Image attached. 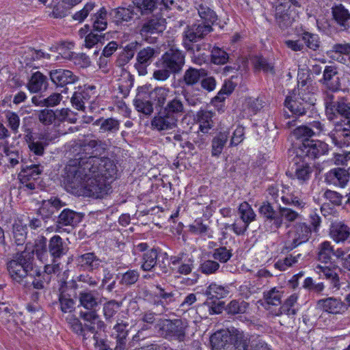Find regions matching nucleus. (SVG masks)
Listing matches in <instances>:
<instances>
[{
  "instance_id": "obj_1",
  "label": "nucleus",
  "mask_w": 350,
  "mask_h": 350,
  "mask_svg": "<svg viewBox=\"0 0 350 350\" xmlns=\"http://www.w3.org/2000/svg\"><path fill=\"white\" fill-rule=\"evenodd\" d=\"M80 153L89 155L71 159L65 167L69 187L90 197L99 198L108 193L117 167L113 161L102 155L105 144L100 140H85L79 146Z\"/></svg>"
},
{
  "instance_id": "obj_2",
  "label": "nucleus",
  "mask_w": 350,
  "mask_h": 350,
  "mask_svg": "<svg viewBox=\"0 0 350 350\" xmlns=\"http://www.w3.org/2000/svg\"><path fill=\"white\" fill-rule=\"evenodd\" d=\"M323 100L328 120L334 121L330 137L336 146L342 147L350 140V103L344 96L336 100L329 92H323Z\"/></svg>"
},
{
  "instance_id": "obj_3",
  "label": "nucleus",
  "mask_w": 350,
  "mask_h": 350,
  "mask_svg": "<svg viewBox=\"0 0 350 350\" xmlns=\"http://www.w3.org/2000/svg\"><path fill=\"white\" fill-rule=\"evenodd\" d=\"M79 304V317L77 319L83 321V324L89 323L86 328L93 330L92 324H97L100 331L105 332L107 328L106 323L100 319L97 308L100 305L98 293L96 291L85 290L79 292L77 296ZM77 318V317H75Z\"/></svg>"
},
{
  "instance_id": "obj_4",
  "label": "nucleus",
  "mask_w": 350,
  "mask_h": 350,
  "mask_svg": "<svg viewBox=\"0 0 350 350\" xmlns=\"http://www.w3.org/2000/svg\"><path fill=\"white\" fill-rule=\"evenodd\" d=\"M33 251L37 258L42 262H48L50 259L60 261L67 255L69 247L59 235H53L49 241L45 237L40 236L35 240Z\"/></svg>"
},
{
  "instance_id": "obj_5",
  "label": "nucleus",
  "mask_w": 350,
  "mask_h": 350,
  "mask_svg": "<svg viewBox=\"0 0 350 350\" xmlns=\"http://www.w3.org/2000/svg\"><path fill=\"white\" fill-rule=\"evenodd\" d=\"M185 113L182 100L179 97H174L160 109L152 120L151 125L159 131L173 129L176 127L178 118Z\"/></svg>"
},
{
  "instance_id": "obj_6",
  "label": "nucleus",
  "mask_w": 350,
  "mask_h": 350,
  "mask_svg": "<svg viewBox=\"0 0 350 350\" xmlns=\"http://www.w3.org/2000/svg\"><path fill=\"white\" fill-rule=\"evenodd\" d=\"M310 222L312 227L305 222H297L289 232L292 241L286 243L283 250L291 251L301 243H306L310 239L312 231L317 232L320 226L321 219L316 213L310 214Z\"/></svg>"
},
{
  "instance_id": "obj_7",
  "label": "nucleus",
  "mask_w": 350,
  "mask_h": 350,
  "mask_svg": "<svg viewBox=\"0 0 350 350\" xmlns=\"http://www.w3.org/2000/svg\"><path fill=\"white\" fill-rule=\"evenodd\" d=\"M247 340L243 332L234 327L219 330L210 338L212 350H232L239 343Z\"/></svg>"
},
{
  "instance_id": "obj_8",
  "label": "nucleus",
  "mask_w": 350,
  "mask_h": 350,
  "mask_svg": "<svg viewBox=\"0 0 350 350\" xmlns=\"http://www.w3.org/2000/svg\"><path fill=\"white\" fill-rule=\"evenodd\" d=\"M34 254L33 250L31 252L24 250L16 254L14 259L8 262V271L14 281L21 282L33 270Z\"/></svg>"
},
{
  "instance_id": "obj_9",
  "label": "nucleus",
  "mask_w": 350,
  "mask_h": 350,
  "mask_svg": "<svg viewBox=\"0 0 350 350\" xmlns=\"http://www.w3.org/2000/svg\"><path fill=\"white\" fill-rule=\"evenodd\" d=\"M157 326L160 335L167 340L184 342L186 338L188 323L185 319H160Z\"/></svg>"
},
{
  "instance_id": "obj_10",
  "label": "nucleus",
  "mask_w": 350,
  "mask_h": 350,
  "mask_svg": "<svg viewBox=\"0 0 350 350\" xmlns=\"http://www.w3.org/2000/svg\"><path fill=\"white\" fill-rule=\"evenodd\" d=\"M328 145L320 140H306L295 148V159L310 161L327 154Z\"/></svg>"
},
{
  "instance_id": "obj_11",
  "label": "nucleus",
  "mask_w": 350,
  "mask_h": 350,
  "mask_svg": "<svg viewBox=\"0 0 350 350\" xmlns=\"http://www.w3.org/2000/svg\"><path fill=\"white\" fill-rule=\"evenodd\" d=\"M185 64V52L174 46L167 50L157 62V65L168 68L174 75L183 71Z\"/></svg>"
},
{
  "instance_id": "obj_12",
  "label": "nucleus",
  "mask_w": 350,
  "mask_h": 350,
  "mask_svg": "<svg viewBox=\"0 0 350 350\" xmlns=\"http://www.w3.org/2000/svg\"><path fill=\"white\" fill-rule=\"evenodd\" d=\"M68 323L72 331L78 336L81 337L83 342L90 338L89 333H90L93 334V340L94 341V345L96 348H98V349H100L101 348H105V347L108 345L107 344V340L100 337V334L98 332V330L100 329L97 328V324L91 325L93 327V330L87 329V325L90 324H83L82 321H80V320L76 318L75 316L69 319Z\"/></svg>"
},
{
  "instance_id": "obj_13",
  "label": "nucleus",
  "mask_w": 350,
  "mask_h": 350,
  "mask_svg": "<svg viewBox=\"0 0 350 350\" xmlns=\"http://www.w3.org/2000/svg\"><path fill=\"white\" fill-rule=\"evenodd\" d=\"M213 31V28L211 25L196 21L185 28L182 34L183 46L189 49V46L198 44Z\"/></svg>"
},
{
  "instance_id": "obj_14",
  "label": "nucleus",
  "mask_w": 350,
  "mask_h": 350,
  "mask_svg": "<svg viewBox=\"0 0 350 350\" xmlns=\"http://www.w3.org/2000/svg\"><path fill=\"white\" fill-rule=\"evenodd\" d=\"M165 29V20L161 17L148 19L140 29L142 38L149 43H156L158 36Z\"/></svg>"
},
{
  "instance_id": "obj_15",
  "label": "nucleus",
  "mask_w": 350,
  "mask_h": 350,
  "mask_svg": "<svg viewBox=\"0 0 350 350\" xmlns=\"http://www.w3.org/2000/svg\"><path fill=\"white\" fill-rule=\"evenodd\" d=\"M136 250L143 252L141 257L140 269L144 271H155V265L162 252L159 247L150 248L147 243H139L135 245Z\"/></svg>"
},
{
  "instance_id": "obj_16",
  "label": "nucleus",
  "mask_w": 350,
  "mask_h": 350,
  "mask_svg": "<svg viewBox=\"0 0 350 350\" xmlns=\"http://www.w3.org/2000/svg\"><path fill=\"white\" fill-rule=\"evenodd\" d=\"M315 100L308 97H299L293 99L292 96H286L284 105L295 117L307 115L313 110Z\"/></svg>"
},
{
  "instance_id": "obj_17",
  "label": "nucleus",
  "mask_w": 350,
  "mask_h": 350,
  "mask_svg": "<svg viewBox=\"0 0 350 350\" xmlns=\"http://www.w3.org/2000/svg\"><path fill=\"white\" fill-rule=\"evenodd\" d=\"M338 73L336 67L333 66H326L323 73V78L319 80L321 84L323 85V92H329L334 93L340 90L341 83L338 77Z\"/></svg>"
},
{
  "instance_id": "obj_18",
  "label": "nucleus",
  "mask_w": 350,
  "mask_h": 350,
  "mask_svg": "<svg viewBox=\"0 0 350 350\" xmlns=\"http://www.w3.org/2000/svg\"><path fill=\"white\" fill-rule=\"evenodd\" d=\"M83 215L70 208H64L56 217L55 232H62L65 226L75 227L79 224Z\"/></svg>"
},
{
  "instance_id": "obj_19",
  "label": "nucleus",
  "mask_w": 350,
  "mask_h": 350,
  "mask_svg": "<svg viewBox=\"0 0 350 350\" xmlns=\"http://www.w3.org/2000/svg\"><path fill=\"white\" fill-rule=\"evenodd\" d=\"M346 254L345 251L341 248L334 250V245L328 241H325L320 243L317 247V259L322 263L332 262V258H342Z\"/></svg>"
},
{
  "instance_id": "obj_20",
  "label": "nucleus",
  "mask_w": 350,
  "mask_h": 350,
  "mask_svg": "<svg viewBox=\"0 0 350 350\" xmlns=\"http://www.w3.org/2000/svg\"><path fill=\"white\" fill-rule=\"evenodd\" d=\"M332 22L340 31L350 29V12L342 4H335L331 8Z\"/></svg>"
},
{
  "instance_id": "obj_21",
  "label": "nucleus",
  "mask_w": 350,
  "mask_h": 350,
  "mask_svg": "<svg viewBox=\"0 0 350 350\" xmlns=\"http://www.w3.org/2000/svg\"><path fill=\"white\" fill-rule=\"evenodd\" d=\"M156 54L157 50L150 46L144 48L137 53L134 67L139 75L144 76L148 73L147 68L153 62Z\"/></svg>"
},
{
  "instance_id": "obj_22",
  "label": "nucleus",
  "mask_w": 350,
  "mask_h": 350,
  "mask_svg": "<svg viewBox=\"0 0 350 350\" xmlns=\"http://www.w3.org/2000/svg\"><path fill=\"white\" fill-rule=\"evenodd\" d=\"M188 52L192 54L191 61L193 63L201 66L203 64L208 63L210 59L211 44L204 42L189 46V48H185Z\"/></svg>"
},
{
  "instance_id": "obj_23",
  "label": "nucleus",
  "mask_w": 350,
  "mask_h": 350,
  "mask_svg": "<svg viewBox=\"0 0 350 350\" xmlns=\"http://www.w3.org/2000/svg\"><path fill=\"white\" fill-rule=\"evenodd\" d=\"M350 174L347 170L336 167L330 170L324 175V181L328 185L345 188L349 181Z\"/></svg>"
},
{
  "instance_id": "obj_24",
  "label": "nucleus",
  "mask_w": 350,
  "mask_h": 350,
  "mask_svg": "<svg viewBox=\"0 0 350 350\" xmlns=\"http://www.w3.org/2000/svg\"><path fill=\"white\" fill-rule=\"evenodd\" d=\"M258 212L265 221L271 224V226L274 229H279L282 226V219L279 215L280 207L278 211H276L270 202L266 201L260 206Z\"/></svg>"
},
{
  "instance_id": "obj_25",
  "label": "nucleus",
  "mask_w": 350,
  "mask_h": 350,
  "mask_svg": "<svg viewBox=\"0 0 350 350\" xmlns=\"http://www.w3.org/2000/svg\"><path fill=\"white\" fill-rule=\"evenodd\" d=\"M51 81L57 86L64 88L69 84H73L78 81V77L74 73L66 69L52 70L49 72Z\"/></svg>"
},
{
  "instance_id": "obj_26",
  "label": "nucleus",
  "mask_w": 350,
  "mask_h": 350,
  "mask_svg": "<svg viewBox=\"0 0 350 350\" xmlns=\"http://www.w3.org/2000/svg\"><path fill=\"white\" fill-rule=\"evenodd\" d=\"M204 75H205V72L203 69L189 67L184 72L178 82L181 85L182 89L184 88L190 89L200 83Z\"/></svg>"
},
{
  "instance_id": "obj_27",
  "label": "nucleus",
  "mask_w": 350,
  "mask_h": 350,
  "mask_svg": "<svg viewBox=\"0 0 350 350\" xmlns=\"http://www.w3.org/2000/svg\"><path fill=\"white\" fill-rule=\"evenodd\" d=\"M66 206V203L62 202L57 197H51L47 200H43L42 206L37 211V215H40L46 224V219L51 218L55 213V210L57 211L62 207Z\"/></svg>"
},
{
  "instance_id": "obj_28",
  "label": "nucleus",
  "mask_w": 350,
  "mask_h": 350,
  "mask_svg": "<svg viewBox=\"0 0 350 350\" xmlns=\"http://www.w3.org/2000/svg\"><path fill=\"white\" fill-rule=\"evenodd\" d=\"M296 159V167L294 173L287 172L293 178L297 179L300 184L307 183L311 178L313 172L312 167L307 161Z\"/></svg>"
},
{
  "instance_id": "obj_29",
  "label": "nucleus",
  "mask_w": 350,
  "mask_h": 350,
  "mask_svg": "<svg viewBox=\"0 0 350 350\" xmlns=\"http://www.w3.org/2000/svg\"><path fill=\"white\" fill-rule=\"evenodd\" d=\"M170 260L173 265H179L177 272L180 274L188 275L191 273L194 268L193 258L192 256L189 257L185 253H180L177 256H172Z\"/></svg>"
},
{
  "instance_id": "obj_30",
  "label": "nucleus",
  "mask_w": 350,
  "mask_h": 350,
  "mask_svg": "<svg viewBox=\"0 0 350 350\" xmlns=\"http://www.w3.org/2000/svg\"><path fill=\"white\" fill-rule=\"evenodd\" d=\"M329 235L336 243H343L350 238V227L343 221L331 224Z\"/></svg>"
},
{
  "instance_id": "obj_31",
  "label": "nucleus",
  "mask_w": 350,
  "mask_h": 350,
  "mask_svg": "<svg viewBox=\"0 0 350 350\" xmlns=\"http://www.w3.org/2000/svg\"><path fill=\"white\" fill-rule=\"evenodd\" d=\"M43 172V167L39 164L31 163L28 165L27 162L21 165V170L18 174L21 183H26L28 180H36Z\"/></svg>"
},
{
  "instance_id": "obj_32",
  "label": "nucleus",
  "mask_w": 350,
  "mask_h": 350,
  "mask_svg": "<svg viewBox=\"0 0 350 350\" xmlns=\"http://www.w3.org/2000/svg\"><path fill=\"white\" fill-rule=\"evenodd\" d=\"M317 305L323 311L332 314L340 313L345 308V302L333 297L319 299Z\"/></svg>"
},
{
  "instance_id": "obj_33",
  "label": "nucleus",
  "mask_w": 350,
  "mask_h": 350,
  "mask_svg": "<svg viewBox=\"0 0 350 350\" xmlns=\"http://www.w3.org/2000/svg\"><path fill=\"white\" fill-rule=\"evenodd\" d=\"M215 113L206 109H200L196 113L195 119L199 124V130L203 133H208L214 126Z\"/></svg>"
},
{
  "instance_id": "obj_34",
  "label": "nucleus",
  "mask_w": 350,
  "mask_h": 350,
  "mask_svg": "<svg viewBox=\"0 0 350 350\" xmlns=\"http://www.w3.org/2000/svg\"><path fill=\"white\" fill-rule=\"evenodd\" d=\"M290 8V7H280L279 8L273 9L275 21L280 29H284L288 28L294 21V17Z\"/></svg>"
},
{
  "instance_id": "obj_35",
  "label": "nucleus",
  "mask_w": 350,
  "mask_h": 350,
  "mask_svg": "<svg viewBox=\"0 0 350 350\" xmlns=\"http://www.w3.org/2000/svg\"><path fill=\"white\" fill-rule=\"evenodd\" d=\"M77 262L84 269L93 271L100 268L103 260L94 252H87L78 256Z\"/></svg>"
},
{
  "instance_id": "obj_36",
  "label": "nucleus",
  "mask_w": 350,
  "mask_h": 350,
  "mask_svg": "<svg viewBox=\"0 0 350 350\" xmlns=\"http://www.w3.org/2000/svg\"><path fill=\"white\" fill-rule=\"evenodd\" d=\"M29 150L37 156H42L49 144V137L42 133L36 134L35 137L27 142Z\"/></svg>"
},
{
  "instance_id": "obj_37",
  "label": "nucleus",
  "mask_w": 350,
  "mask_h": 350,
  "mask_svg": "<svg viewBox=\"0 0 350 350\" xmlns=\"http://www.w3.org/2000/svg\"><path fill=\"white\" fill-rule=\"evenodd\" d=\"M48 85L47 77L40 71H37L32 74L27 86L31 92L37 93L46 90Z\"/></svg>"
},
{
  "instance_id": "obj_38",
  "label": "nucleus",
  "mask_w": 350,
  "mask_h": 350,
  "mask_svg": "<svg viewBox=\"0 0 350 350\" xmlns=\"http://www.w3.org/2000/svg\"><path fill=\"white\" fill-rule=\"evenodd\" d=\"M196 8L200 17V20L198 21L205 25H209L213 27L214 23L217 21V15L215 12L206 4L202 3L196 2Z\"/></svg>"
},
{
  "instance_id": "obj_39",
  "label": "nucleus",
  "mask_w": 350,
  "mask_h": 350,
  "mask_svg": "<svg viewBox=\"0 0 350 350\" xmlns=\"http://www.w3.org/2000/svg\"><path fill=\"white\" fill-rule=\"evenodd\" d=\"M135 14L133 8L129 5V8L120 7L112 9L109 13V16L116 25H120L123 21H129L132 19Z\"/></svg>"
},
{
  "instance_id": "obj_40",
  "label": "nucleus",
  "mask_w": 350,
  "mask_h": 350,
  "mask_svg": "<svg viewBox=\"0 0 350 350\" xmlns=\"http://www.w3.org/2000/svg\"><path fill=\"white\" fill-rule=\"evenodd\" d=\"M140 44L137 41L129 43L124 47L123 52L118 57L116 65L118 67H122L128 64L133 58Z\"/></svg>"
},
{
  "instance_id": "obj_41",
  "label": "nucleus",
  "mask_w": 350,
  "mask_h": 350,
  "mask_svg": "<svg viewBox=\"0 0 350 350\" xmlns=\"http://www.w3.org/2000/svg\"><path fill=\"white\" fill-rule=\"evenodd\" d=\"M169 93V88L163 87L155 88L149 92V100L152 103V105H154L156 107H160L161 109L164 107V104L167 99Z\"/></svg>"
},
{
  "instance_id": "obj_42",
  "label": "nucleus",
  "mask_w": 350,
  "mask_h": 350,
  "mask_svg": "<svg viewBox=\"0 0 350 350\" xmlns=\"http://www.w3.org/2000/svg\"><path fill=\"white\" fill-rule=\"evenodd\" d=\"M297 301V295L293 294L289 296L280 308L272 312L275 316H280L285 314L288 316L295 315L297 313V309L294 308Z\"/></svg>"
},
{
  "instance_id": "obj_43",
  "label": "nucleus",
  "mask_w": 350,
  "mask_h": 350,
  "mask_svg": "<svg viewBox=\"0 0 350 350\" xmlns=\"http://www.w3.org/2000/svg\"><path fill=\"white\" fill-rule=\"evenodd\" d=\"M120 121L113 118H100L95 121L94 124L100 126L101 133H107L109 134H116L120 129Z\"/></svg>"
},
{
  "instance_id": "obj_44",
  "label": "nucleus",
  "mask_w": 350,
  "mask_h": 350,
  "mask_svg": "<svg viewBox=\"0 0 350 350\" xmlns=\"http://www.w3.org/2000/svg\"><path fill=\"white\" fill-rule=\"evenodd\" d=\"M0 156L5 157L12 167H14L21 159L22 164L25 163L18 150L7 145H0Z\"/></svg>"
},
{
  "instance_id": "obj_45",
  "label": "nucleus",
  "mask_w": 350,
  "mask_h": 350,
  "mask_svg": "<svg viewBox=\"0 0 350 350\" xmlns=\"http://www.w3.org/2000/svg\"><path fill=\"white\" fill-rule=\"evenodd\" d=\"M91 98L88 89H82L79 88L78 90L75 91L71 98V103L72 106L77 110L83 111L85 109V103Z\"/></svg>"
},
{
  "instance_id": "obj_46",
  "label": "nucleus",
  "mask_w": 350,
  "mask_h": 350,
  "mask_svg": "<svg viewBox=\"0 0 350 350\" xmlns=\"http://www.w3.org/2000/svg\"><path fill=\"white\" fill-rule=\"evenodd\" d=\"M62 99V96L59 93H53L47 98L42 96H34L31 98L32 103L37 106L41 107H54L57 105Z\"/></svg>"
},
{
  "instance_id": "obj_47",
  "label": "nucleus",
  "mask_w": 350,
  "mask_h": 350,
  "mask_svg": "<svg viewBox=\"0 0 350 350\" xmlns=\"http://www.w3.org/2000/svg\"><path fill=\"white\" fill-rule=\"evenodd\" d=\"M107 16H109V14L104 7L92 15L91 20L92 21L93 30L98 31L105 30L107 27Z\"/></svg>"
},
{
  "instance_id": "obj_48",
  "label": "nucleus",
  "mask_w": 350,
  "mask_h": 350,
  "mask_svg": "<svg viewBox=\"0 0 350 350\" xmlns=\"http://www.w3.org/2000/svg\"><path fill=\"white\" fill-rule=\"evenodd\" d=\"M228 139V133L220 132L213 137L211 143V154L213 157H218L226 144Z\"/></svg>"
},
{
  "instance_id": "obj_49",
  "label": "nucleus",
  "mask_w": 350,
  "mask_h": 350,
  "mask_svg": "<svg viewBox=\"0 0 350 350\" xmlns=\"http://www.w3.org/2000/svg\"><path fill=\"white\" fill-rule=\"evenodd\" d=\"M139 273L137 270L129 269L125 273L116 275V279L119 280V284L125 287H130L135 284L139 280Z\"/></svg>"
},
{
  "instance_id": "obj_50",
  "label": "nucleus",
  "mask_w": 350,
  "mask_h": 350,
  "mask_svg": "<svg viewBox=\"0 0 350 350\" xmlns=\"http://www.w3.org/2000/svg\"><path fill=\"white\" fill-rule=\"evenodd\" d=\"M229 291L227 286L217 285L215 283L211 284L205 291V295L209 299H220L228 295Z\"/></svg>"
},
{
  "instance_id": "obj_51",
  "label": "nucleus",
  "mask_w": 350,
  "mask_h": 350,
  "mask_svg": "<svg viewBox=\"0 0 350 350\" xmlns=\"http://www.w3.org/2000/svg\"><path fill=\"white\" fill-rule=\"evenodd\" d=\"M78 288V284L76 280H70L69 281L62 282L59 288V295L66 297L76 298L77 289Z\"/></svg>"
},
{
  "instance_id": "obj_52",
  "label": "nucleus",
  "mask_w": 350,
  "mask_h": 350,
  "mask_svg": "<svg viewBox=\"0 0 350 350\" xmlns=\"http://www.w3.org/2000/svg\"><path fill=\"white\" fill-rule=\"evenodd\" d=\"M121 303L114 299L107 301L103 304V312L105 321L108 323H111L113 320L114 316L118 313Z\"/></svg>"
},
{
  "instance_id": "obj_53",
  "label": "nucleus",
  "mask_w": 350,
  "mask_h": 350,
  "mask_svg": "<svg viewBox=\"0 0 350 350\" xmlns=\"http://www.w3.org/2000/svg\"><path fill=\"white\" fill-rule=\"evenodd\" d=\"M229 55L223 49L215 46L211 49L210 59L209 61L217 65H224L228 62Z\"/></svg>"
},
{
  "instance_id": "obj_54",
  "label": "nucleus",
  "mask_w": 350,
  "mask_h": 350,
  "mask_svg": "<svg viewBox=\"0 0 350 350\" xmlns=\"http://www.w3.org/2000/svg\"><path fill=\"white\" fill-rule=\"evenodd\" d=\"M157 292L155 296L161 299L158 301H154L157 306L161 305L163 310H165V306L175 301L174 293L172 291L167 292L160 285L156 286Z\"/></svg>"
},
{
  "instance_id": "obj_55",
  "label": "nucleus",
  "mask_w": 350,
  "mask_h": 350,
  "mask_svg": "<svg viewBox=\"0 0 350 350\" xmlns=\"http://www.w3.org/2000/svg\"><path fill=\"white\" fill-rule=\"evenodd\" d=\"M169 256L167 252H161L155 265V271L159 275H169L171 273Z\"/></svg>"
},
{
  "instance_id": "obj_56",
  "label": "nucleus",
  "mask_w": 350,
  "mask_h": 350,
  "mask_svg": "<svg viewBox=\"0 0 350 350\" xmlns=\"http://www.w3.org/2000/svg\"><path fill=\"white\" fill-rule=\"evenodd\" d=\"M282 292L276 287L263 292V299L267 306H278L281 304Z\"/></svg>"
},
{
  "instance_id": "obj_57",
  "label": "nucleus",
  "mask_w": 350,
  "mask_h": 350,
  "mask_svg": "<svg viewBox=\"0 0 350 350\" xmlns=\"http://www.w3.org/2000/svg\"><path fill=\"white\" fill-rule=\"evenodd\" d=\"M299 36L308 49L314 51L319 49L321 41L317 34L304 31Z\"/></svg>"
},
{
  "instance_id": "obj_58",
  "label": "nucleus",
  "mask_w": 350,
  "mask_h": 350,
  "mask_svg": "<svg viewBox=\"0 0 350 350\" xmlns=\"http://www.w3.org/2000/svg\"><path fill=\"white\" fill-rule=\"evenodd\" d=\"M12 230L16 243L18 245H23L27 238V224H23L21 221H16L13 224Z\"/></svg>"
},
{
  "instance_id": "obj_59",
  "label": "nucleus",
  "mask_w": 350,
  "mask_h": 350,
  "mask_svg": "<svg viewBox=\"0 0 350 350\" xmlns=\"http://www.w3.org/2000/svg\"><path fill=\"white\" fill-rule=\"evenodd\" d=\"M232 256V250L226 246H220L214 249L211 253V257L221 263L227 262Z\"/></svg>"
},
{
  "instance_id": "obj_60",
  "label": "nucleus",
  "mask_w": 350,
  "mask_h": 350,
  "mask_svg": "<svg viewBox=\"0 0 350 350\" xmlns=\"http://www.w3.org/2000/svg\"><path fill=\"white\" fill-rule=\"evenodd\" d=\"M249 304L243 300H232L226 307L225 310L228 314L235 315L243 314L246 312Z\"/></svg>"
},
{
  "instance_id": "obj_61",
  "label": "nucleus",
  "mask_w": 350,
  "mask_h": 350,
  "mask_svg": "<svg viewBox=\"0 0 350 350\" xmlns=\"http://www.w3.org/2000/svg\"><path fill=\"white\" fill-rule=\"evenodd\" d=\"M133 3L142 15H145L154 11L158 4V0H133Z\"/></svg>"
},
{
  "instance_id": "obj_62",
  "label": "nucleus",
  "mask_w": 350,
  "mask_h": 350,
  "mask_svg": "<svg viewBox=\"0 0 350 350\" xmlns=\"http://www.w3.org/2000/svg\"><path fill=\"white\" fill-rule=\"evenodd\" d=\"M317 269L319 272L322 273L326 279L330 280L332 288L339 289L340 288V278L338 274L332 269L327 266L318 265Z\"/></svg>"
},
{
  "instance_id": "obj_63",
  "label": "nucleus",
  "mask_w": 350,
  "mask_h": 350,
  "mask_svg": "<svg viewBox=\"0 0 350 350\" xmlns=\"http://www.w3.org/2000/svg\"><path fill=\"white\" fill-rule=\"evenodd\" d=\"M234 77H232L230 79L226 80L217 95L214 98L216 101L222 102L225 100L226 96H229L234 90L237 83L233 81Z\"/></svg>"
},
{
  "instance_id": "obj_64",
  "label": "nucleus",
  "mask_w": 350,
  "mask_h": 350,
  "mask_svg": "<svg viewBox=\"0 0 350 350\" xmlns=\"http://www.w3.org/2000/svg\"><path fill=\"white\" fill-rule=\"evenodd\" d=\"M239 213L241 219L247 224L255 220L256 214L251 206L247 202H243L239 206Z\"/></svg>"
}]
</instances>
